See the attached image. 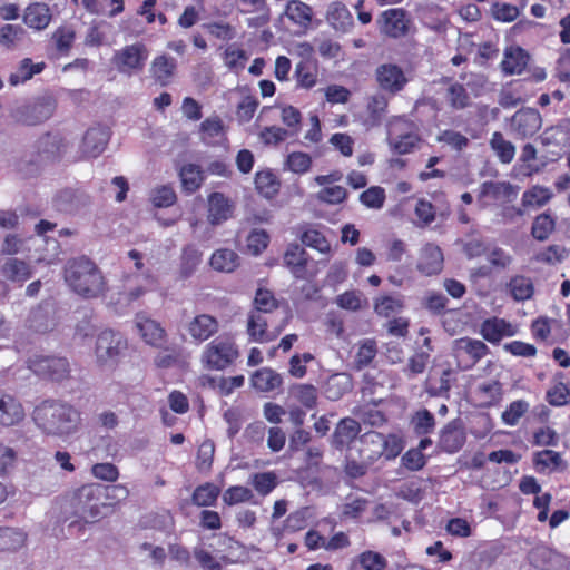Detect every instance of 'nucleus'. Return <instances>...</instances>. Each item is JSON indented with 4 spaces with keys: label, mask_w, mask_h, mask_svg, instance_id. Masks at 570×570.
<instances>
[{
    "label": "nucleus",
    "mask_w": 570,
    "mask_h": 570,
    "mask_svg": "<svg viewBox=\"0 0 570 570\" xmlns=\"http://www.w3.org/2000/svg\"><path fill=\"white\" fill-rule=\"evenodd\" d=\"M24 419V410L21 403L13 396L0 393V424L12 426Z\"/></svg>",
    "instance_id": "obj_20"
},
{
    "label": "nucleus",
    "mask_w": 570,
    "mask_h": 570,
    "mask_svg": "<svg viewBox=\"0 0 570 570\" xmlns=\"http://www.w3.org/2000/svg\"><path fill=\"white\" fill-rule=\"evenodd\" d=\"M292 394L305 407L313 409L317 403V390L312 384H296L292 389Z\"/></svg>",
    "instance_id": "obj_51"
},
{
    "label": "nucleus",
    "mask_w": 570,
    "mask_h": 570,
    "mask_svg": "<svg viewBox=\"0 0 570 570\" xmlns=\"http://www.w3.org/2000/svg\"><path fill=\"white\" fill-rule=\"evenodd\" d=\"M29 368L41 377L61 381L68 376L69 363L63 357L36 356L29 360Z\"/></svg>",
    "instance_id": "obj_7"
},
{
    "label": "nucleus",
    "mask_w": 570,
    "mask_h": 570,
    "mask_svg": "<svg viewBox=\"0 0 570 570\" xmlns=\"http://www.w3.org/2000/svg\"><path fill=\"white\" fill-rule=\"evenodd\" d=\"M202 262V253L193 245L183 249L179 275L181 278L190 277Z\"/></svg>",
    "instance_id": "obj_40"
},
{
    "label": "nucleus",
    "mask_w": 570,
    "mask_h": 570,
    "mask_svg": "<svg viewBox=\"0 0 570 570\" xmlns=\"http://www.w3.org/2000/svg\"><path fill=\"white\" fill-rule=\"evenodd\" d=\"M371 465V462L360 456V454L350 446L345 463V472L348 476L354 479L361 478L366 474Z\"/></svg>",
    "instance_id": "obj_44"
},
{
    "label": "nucleus",
    "mask_w": 570,
    "mask_h": 570,
    "mask_svg": "<svg viewBox=\"0 0 570 570\" xmlns=\"http://www.w3.org/2000/svg\"><path fill=\"white\" fill-rule=\"evenodd\" d=\"M560 559L559 553L543 544L533 547L528 553L529 563L539 570H556Z\"/></svg>",
    "instance_id": "obj_22"
},
{
    "label": "nucleus",
    "mask_w": 570,
    "mask_h": 570,
    "mask_svg": "<svg viewBox=\"0 0 570 570\" xmlns=\"http://www.w3.org/2000/svg\"><path fill=\"white\" fill-rule=\"evenodd\" d=\"M1 275L12 283H24L32 276L30 265L19 258H8L1 266Z\"/></svg>",
    "instance_id": "obj_28"
},
{
    "label": "nucleus",
    "mask_w": 570,
    "mask_h": 570,
    "mask_svg": "<svg viewBox=\"0 0 570 570\" xmlns=\"http://www.w3.org/2000/svg\"><path fill=\"white\" fill-rule=\"evenodd\" d=\"M443 267V254L441 249L432 244H428L423 247L417 268L425 275H435L442 271Z\"/></svg>",
    "instance_id": "obj_25"
},
{
    "label": "nucleus",
    "mask_w": 570,
    "mask_h": 570,
    "mask_svg": "<svg viewBox=\"0 0 570 570\" xmlns=\"http://www.w3.org/2000/svg\"><path fill=\"white\" fill-rule=\"evenodd\" d=\"M529 55L520 47H510L504 51L501 69L504 75H520L527 67Z\"/></svg>",
    "instance_id": "obj_26"
},
{
    "label": "nucleus",
    "mask_w": 570,
    "mask_h": 570,
    "mask_svg": "<svg viewBox=\"0 0 570 570\" xmlns=\"http://www.w3.org/2000/svg\"><path fill=\"white\" fill-rule=\"evenodd\" d=\"M301 240L305 246L312 247L320 253H328L331 249L330 243L325 236L316 229H306L303 232Z\"/></svg>",
    "instance_id": "obj_54"
},
{
    "label": "nucleus",
    "mask_w": 570,
    "mask_h": 570,
    "mask_svg": "<svg viewBox=\"0 0 570 570\" xmlns=\"http://www.w3.org/2000/svg\"><path fill=\"white\" fill-rule=\"evenodd\" d=\"M46 67L45 62L33 63L30 58H24L20 61L19 67L9 77V82L17 86L21 82L30 80L35 75L40 73Z\"/></svg>",
    "instance_id": "obj_37"
},
{
    "label": "nucleus",
    "mask_w": 570,
    "mask_h": 570,
    "mask_svg": "<svg viewBox=\"0 0 570 570\" xmlns=\"http://www.w3.org/2000/svg\"><path fill=\"white\" fill-rule=\"evenodd\" d=\"M465 443V433L459 421L449 422L440 432L439 446L448 452H458Z\"/></svg>",
    "instance_id": "obj_18"
},
{
    "label": "nucleus",
    "mask_w": 570,
    "mask_h": 570,
    "mask_svg": "<svg viewBox=\"0 0 570 570\" xmlns=\"http://www.w3.org/2000/svg\"><path fill=\"white\" fill-rule=\"evenodd\" d=\"M278 483V478L275 472L256 473L252 478V485L259 495L269 494Z\"/></svg>",
    "instance_id": "obj_49"
},
{
    "label": "nucleus",
    "mask_w": 570,
    "mask_h": 570,
    "mask_svg": "<svg viewBox=\"0 0 570 570\" xmlns=\"http://www.w3.org/2000/svg\"><path fill=\"white\" fill-rule=\"evenodd\" d=\"M22 18L29 28L40 31L48 27L52 16L48 4L35 2L24 9Z\"/></svg>",
    "instance_id": "obj_23"
},
{
    "label": "nucleus",
    "mask_w": 570,
    "mask_h": 570,
    "mask_svg": "<svg viewBox=\"0 0 570 570\" xmlns=\"http://www.w3.org/2000/svg\"><path fill=\"white\" fill-rule=\"evenodd\" d=\"M489 347L480 340L461 337L453 342V354L460 362L474 365L489 353Z\"/></svg>",
    "instance_id": "obj_10"
},
{
    "label": "nucleus",
    "mask_w": 570,
    "mask_h": 570,
    "mask_svg": "<svg viewBox=\"0 0 570 570\" xmlns=\"http://www.w3.org/2000/svg\"><path fill=\"white\" fill-rule=\"evenodd\" d=\"M383 434L371 431L364 433L351 448L372 464L383 456Z\"/></svg>",
    "instance_id": "obj_13"
},
{
    "label": "nucleus",
    "mask_w": 570,
    "mask_h": 570,
    "mask_svg": "<svg viewBox=\"0 0 570 570\" xmlns=\"http://www.w3.org/2000/svg\"><path fill=\"white\" fill-rule=\"evenodd\" d=\"M110 132L105 127H92L83 136L81 150L86 157L96 158L106 148Z\"/></svg>",
    "instance_id": "obj_15"
},
{
    "label": "nucleus",
    "mask_w": 570,
    "mask_h": 570,
    "mask_svg": "<svg viewBox=\"0 0 570 570\" xmlns=\"http://www.w3.org/2000/svg\"><path fill=\"white\" fill-rule=\"evenodd\" d=\"M308 262V254L298 244H291L285 254L284 263L296 278H304Z\"/></svg>",
    "instance_id": "obj_27"
},
{
    "label": "nucleus",
    "mask_w": 570,
    "mask_h": 570,
    "mask_svg": "<svg viewBox=\"0 0 570 570\" xmlns=\"http://www.w3.org/2000/svg\"><path fill=\"white\" fill-rule=\"evenodd\" d=\"M524 7L525 0L522 1L520 7L507 2H495L491 7V13L498 21L512 22L519 17Z\"/></svg>",
    "instance_id": "obj_46"
},
{
    "label": "nucleus",
    "mask_w": 570,
    "mask_h": 570,
    "mask_svg": "<svg viewBox=\"0 0 570 570\" xmlns=\"http://www.w3.org/2000/svg\"><path fill=\"white\" fill-rule=\"evenodd\" d=\"M32 419L46 435L66 438L77 431L80 413L68 403L46 400L35 407Z\"/></svg>",
    "instance_id": "obj_1"
},
{
    "label": "nucleus",
    "mask_w": 570,
    "mask_h": 570,
    "mask_svg": "<svg viewBox=\"0 0 570 570\" xmlns=\"http://www.w3.org/2000/svg\"><path fill=\"white\" fill-rule=\"evenodd\" d=\"M381 32L392 38H400L407 32L406 11L401 8L389 9L377 19Z\"/></svg>",
    "instance_id": "obj_11"
},
{
    "label": "nucleus",
    "mask_w": 570,
    "mask_h": 570,
    "mask_svg": "<svg viewBox=\"0 0 570 570\" xmlns=\"http://www.w3.org/2000/svg\"><path fill=\"white\" fill-rule=\"evenodd\" d=\"M265 313L252 312L248 317L247 332L249 336L257 342H271L278 336L282 332V327L274 332L267 330V320L264 316Z\"/></svg>",
    "instance_id": "obj_24"
},
{
    "label": "nucleus",
    "mask_w": 570,
    "mask_h": 570,
    "mask_svg": "<svg viewBox=\"0 0 570 570\" xmlns=\"http://www.w3.org/2000/svg\"><path fill=\"white\" fill-rule=\"evenodd\" d=\"M352 390V381L350 375L345 373H336L328 377L325 385L327 399L336 401Z\"/></svg>",
    "instance_id": "obj_35"
},
{
    "label": "nucleus",
    "mask_w": 570,
    "mask_h": 570,
    "mask_svg": "<svg viewBox=\"0 0 570 570\" xmlns=\"http://www.w3.org/2000/svg\"><path fill=\"white\" fill-rule=\"evenodd\" d=\"M286 166L295 174H305L312 166V158L306 153L294 151L287 156Z\"/></svg>",
    "instance_id": "obj_59"
},
{
    "label": "nucleus",
    "mask_w": 570,
    "mask_h": 570,
    "mask_svg": "<svg viewBox=\"0 0 570 570\" xmlns=\"http://www.w3.org/2000/svg\"><path fill=\"white\" fill-rule=\"evenodd\" d=\"M63 277L68 286L83 298H98L107 292V281L98 265L87 256L67 261Z\"/></svg>",
    "instance_id": "obj_2"
},
{
    "label": "nucleus",
    "mask_w": 570,
    "mask_h": 570,
    "mask_svg": "<svg viewBox=\"0 0 570 570\" xmlns=\"http://www.w3.org/2000/svg\"><path fill=\"white\" fill-rule=\"evenodd\" d=\"M541 126V115L533 108H522L511 118V129L521 138L532 137L540 130Z\"/></svg>",
    "instance_id": "obj_9"
},
{
    "label": "nucleus",
    "mask_w": 570,
    "mask_h": 570,
    "mask_svg": "<svg viewBox=\"0 0 570 570\" xmlns=\"http://www.w3.org/2000/svg\"><path fill=\"white\" fill-rule=\"evenodd\" d=\"M209 264L215 271L232 273L239 265V257L234 250L222 248L212 255Z\"/></svg>",
    "instance_id": "obj_36"
},
{
    "label": "nucleus",
    "mask_w": 570,
    "mask_h": 570,
    "mask_svg": "<svg viewBox=\"0 0 570 570\" xmlns=\"http://www.w3.org/2000/svg\"><path fill=\"white\" fill-rule=\"evenodd\" d=\"M510 294L515 301H527L533 295L534 287L531 278L523 275L512 277L508 284Z\"/></svg>",
    "instance_id": "obj_42"
},
{
    "label": "nucleus",
    "mask_w": 570,
    "mask_h": 570,
    "mask_svg": "<svg viewBox=\"0 0 570 570\" xmlns=\"http://www.w3.org/2000/svg\"><path fill=\"white\" fill-rule=\"evenodd\" d=\"M177 199L176 193L171 186L164 185L156 187L150 193V200L155 207H169Z\"/></svg>",
    "instance_id": "obj_52"
},
{
    "label": "nucleus",
    "mask_w": 570,
    "mask_h": 570,
    "mask_svg": "<svg viewBox=\"0 0 570 570\" xmlns=\"http://www.w3.org/2000/svg\"><path fill=\"white\" fill-rule=\"evenodd\" d=\"M551 197L552 193L549 188L533 186L523 193L521 204L524 209L539 208L544 206Z\"/></svg>",
    "instance_id": "obj_41"
},
{
    "label": "nucleus",
    "mask_w": 570,
    "mask_h": 570,
    "mask_svg": "<svg viewBox=\"0 0 570 570\" xmlns=\"http://www.w3.org/2000/svg\"><path fill=\"white\" fill-rule=\"evenodd\" d=\"M27 541V533L19 529L0 527V551H16Z\"/></svg>",
    "instance_id": "obj_38"
},
{
    "label": "nucleus",
    "mask_w": 570,
    "mask_h": 570,
    "mask_svg": "<svg viewBox=\"0 0 570 570\" xmlns=\"http://www.w3.org/2000/svg\"><path fill=\"white\" fill-rule=\"evenodd\" d=\"M295 77L297 85L304 89L313 88L317 82L318 69L317 66L309 60L301 61L295 68Z\"/></svg>",
    "instance_id": "obj_39"
},
{
    "label": "nucleus",
    "mask_w": 570,
    "mask_h": 570,
    "mask_svg": "<svg viewBox=\"0 0 570 570\" xmlns=\"http://www.w3.org/2000/svg\"><path fill=\"white\" fill-rule=\"evenodd\" d=\"M255 185L258 191L265 196L277 193L279 184L271 171H258L255 176Z\"/></svg>",
    "instance_id": "obj_57"
},
{
    "label": "nucleus",
    "mask_w": 570,
    "mask_h": 570,
    "mask_svg": "<svg viewBox=\"0 0 570 570\" xmlns=\"http://www.w3.org/2000/svg\"><path fill=\"white\" fill-rule=\"evenodd\" d=\"M326 20L336 31L341 32L348 31L353 26V17L347 7L342 2H333L330 4Z\"/></svg>",
    "instance_id": "obj_30"
},
{
    "label": "nucleus",
    "mask_w": 570,
    "mask_h": 570,
    "mask_svg": "<svg viewBox=\"0 0 570 570\" xmlns=\"http://www.w3.org/2000/svg\"><path fill=\"white\" fill-rule=\"evenodd\" d=\"M382 443L383 456L386 460L395 459L404 449V441L397 434H383Z\"/></svg>",
    "instance_id": "obj_64"
},
{
    "label": "nucleus",
    "mask_w": 570,
    "mask_h": 570,
    "mask_svg": "<svg viewBox=\"0 0 570 570\" xmlns=\"http://www.w3.org/2000/svg\"><path fill=\"white\" fill-rule=\"evenodd\" d=\"M554 229V222L548 214L539 215L531 228L532 236L538 240H544Z\"/></svg>",
    "instance_id": "obj_58"
},
{
    "label": "nucleus",
    "mask_w": 570,
    "mask_h": 570,
    "mask_svg": "<svg viewBox=\"0 0 570 570\" xmlns=\"http://www.w3.org/2000/svg\"><path fill=\"white\" fill-rule=\"evenodd\" d=\"M375 80L379 87L391 95H396L409 82L403 69L395 63H383L375 69Z\"/></svg>",
    "instance_id": "obj_8"
},
{
    "label": "nucleus",
    "mask_w": 570,
    "mask_h": 570,
    "mask_svg": "<svg viewBox=\"0 0 570 570\" xmlns=\"http://www.w3.org/2000/svg\"><path fill=\"white\" fill-rule=\"evenodd\" d=\"M126 348L121 335L111 330L102 331L96 341V363L104 370H112L118 364L121 352Z\"/></svg>",
    "instance_id": "obj_3"
},
{
    "label": "nucleus",
    "mask_w": 570,
    "mask_h": 570,
    "mask_svg": "<svg viewBox=\"0 0 570 570\" xmlns=\"http://www.w3.org/2000/svg\"><path fill=\"white\" fill-rule=\"evenodd\" d=\"M26 30L19 24H4L0 29V46L13 49L26 36Z\"/></svg>",
    "instance_id": "obj_47"
},
{
    "label": "nucleus",
    "mask_w": 570,
    "mask_h": 570,
    "mask_svg": "<svg viewBox=\"0 0 570 570\" xmlns=\"http://www.w3.org/2000/svg\"><path fill=\"white\" fill-rule=\"evenodd\" d=\"M80 494L86 499H124L128 495V491L126 488L121 485L90 484L82 487V489L80 490Z\"/></svg>",
    "instance_id": "obj_33"
},
{
    "label": "nucleus",
    "mask_w": 570,
    "mask_h": 570,
    "mask_svg": "<svg viewBox=\"0 0 570 570\" xmlns=\"http://www.w3.org/2000/svg\"><path fill=\"white\" fill-rule=\"evenodd\" d=\"M487 259L493 268L499 271L507 269L513 261L510 254L498 246H493L491 249L488 248Z\"/></svg>",
    "instance_id": "obj_63"
},
{
    "label": "nucleus",
    "mask_w": 570,
    "mask_h": 570,
    "mask_svg": "<svg viewBox=\"0 0 570 570\" xmlns=\"http://www.w3.org/2000/svg\"><path fill=\"white\" fill-rule=\"evenodd\" d=\"M389 101L383 95H374L367 102V111L374 125L380 124L387 109Z\"/></svg>",
    "instance_id": "obj_62"
},
{
    "label": "nucleus",
    "mask_w": 570,
    "mask_h": 570,
    "mask_svg": "<svg viewBox=\"0 0 570 570\" xmlns=\"http://www.w3.org/2000/svg\"><path fill=\"white\" fill-rule=\"evenodd\" d=\"M136 327L147 344L160 347L165 343L166 332L161 325L144 314L136 316Z\"/></svg>",
    "instance_id": "obj_19"
},
{
    "label": "nucleus",
    "mask_w": 570,
    "mask_h": 570,
    "mask_svg": "<svg viewBox=\"0 0 570 570\" xmlns=\"http://www.w3.org/2000/svg\"><path fill=\"white\" fill-rule=\"evenodd\" d=\"M218 321L209 314L196 315L188 324L187 332L197 342H205L218 332Z\"/></svg>",
    "instance_id": "obj_16"
},
{
    "label": "nucleus",
    "mask_w": 570,
    "mask_h": 570,
    "mask_svg": "<svg viewBox=\"0 0 570 570\" xmlns=\"http://www.w3.org/2000/svg\"><path fill=\"white\" fill-rule=\"evenodd\" d=\"M361 432L360 423L352 419H342L334 430L332 435V445L336 449H343L344 446H351L356 442V438Z\"/></svg>",
    "instance_id": "obj_17"
},
{
    "label": "nucleus",
    "mask_w": 570,
    "mask_h": 570,
    "mask_svg": "<svg viewBox=\"0 0 570 570\" xmlns=\"http://www.w3.org/2000/svg\"><path fill=\"white\" fill-rule=\"evenodd\" d=\"M482 194L495 199H511L517 196V188L508 181H485L482 185Z\"/></svg>",
    "instance_id": "obj_45"
},
{
    "label": "nucleus",
    "mask_w": 570,
    "mask_h": 570,
    "mask_svg": "<svg viewBox=\"0 0 570 570\" xmlns=\"http://www.w3.org/2000/svg\"><path fill=\"white\" fill-rule=\"evenodd\" d=\"M419 141L420 137L417 136L416 131H406L405 136L389 141V144L394 153L399 155H405L411 153Z\"/></svg>",
    "instance_id": "obj_61"
},
{
    "label": "nucleus",
    "mask_w": 570,
    "mask_h": 570,
    "mask_svg": "<svg viewBox=\"0 0 570 570\" xmlns=\"http://www.w3.org/2000/svg\"><path fill=\"white\" fill-rule=\"evenodd\" d=\"M56 108L55 100L51 97H40L33 102L17 107L12 117L19 124L35 126L49 119Z\"/></svg>",
    "instance_id": "obj_6"
},
{
    "label": "nucleus",
    "mask_w": 570,
    "mask_h": 570,
    "mask_svg": "<svg viewBox=\"0 0 570 570\" xmlns=\"http://www.w3.org/2000/svg\"><path fill=\"white\" fill-rule=\"evenodd\" d=\"M533 464L538 472H552L564 469L560 453L552 450H542L533 455Z\"/></svg>",
    "instance_id": "obj_34"
},
{
    "label": "nucleus",
    "mask_w": 570,
    "mask_h": 570,
    "mask_svg": "<svg viewBox=\"0 0 570 570\" xmlns=\"http://www.w3.org/2000/svg\"><path fill=\"white\" fill-rule=\"evenodd\" d=\"M448 100L453 109H464L470 105V96L461 83H453L448 88Z\"/></svg>",
    "instance_id": "obj_53"
},
{
    "label": "nucleus",
    "mask_w": 570,
    "mask_h": 570,
    "mask_svg": "<svg viewBox=\"0 0 570 570\" xmlns=\"http://www.w3.org/2000/svg\"><path fill=\"white\" fill-rule=\"evenodd\" d=\"M148 56L147 47L142 42H136L116 51L112 63L120 73L131 76L144 69Z\"/></svg>",
    "instance_id": "obj_5"
},
{
    "label": "nucleus",
    "mask_w": 570,
    "mask_h": 570,
    "mask_svg": "<svg viewBox=\"0 0 570 570\" xmlns=\"http://www.w3.org/2000/svg\"><path fill=\"white\" fill-rule=\"evenodd\" d=\"M490 146L501 163L510 164L513 160L515 155V147L511 141L504 139L501 132L495 131L492 135Z\"/></svg>",
    "instance_id": "obj_43"
},
{
    "label": "nucleus",
    "mask_w": 570,
    "mask_h": 570,
    "mask_svg": "<svg viewBox=\"0 0 570 570\" xmlns=\"http://www.w3.org/2000/svg\"><path fill=\"white\" fill-rule=\"evenodd\" d=\"M183 190L193 194L200 188L205 180V171L199 165L186 164L179 169Z\"/></svg>",
    "instance_id": "obj_31"
},
{
    "label": "nucleus",
    "mask_w": 570,
    "mask_h": 570,
    "mask_svg": "<svg viewBox=\"0 0 570 570\" xmlns=\"http://www.w3.org/2000/svg\"><path fill=\"white\" fill-rule=\"evenodd\" d=\"M518 330L504 318L491 317L482 322L480 333L491 344H499L504 337H511Z\"/></svg>",
    "instance_id": "obj_12"
},
{
    "label": "nucleus",
    "mask_w": 570,
    "mask_h": 570,
    "mask_svg": "<svg viewBox=\"0 0 570 570\" xmlns=\"http://www.w3.org/2000/svg\"><path fill=\"white\" fill-rule=\"evenodd\" d=\"M234 205L222 193L215 191L208 196L207 219L212 225H219L233 216Z\"/></svg>",
    "instance_id": "obj_14"
},
{
    "label": "nucleus",
    "mask_w": 570,
    "mask_h": 570,
    "mask_svg": "<svg viewBox=\"0 0 570 570\" xmlns=\"http://www.w3.org/2000/svg\"><path fill=\"white\" fill-rule=\"evenodd\" d=\"M411 424L417 435L431 433L435 428L434 415L426 409H422L412 416Z\"/></svg>",
    "instance_id": "obj_48"
},
{
    "label": "nucleus",
    "mask_w": 570,
    "mask_h": 570,
    "mask_svg": "<svg viewBox=\"0 0 570 570\" xmlns=\"http://www.w3.org/2000/svg\"><path fill=\"white\" fill-rule=\"evenodd\" d=\"M403 307L402 301L393 296H382L375 301V312L384 317H389L392 314L400 312Z\"/></svg>",
    "instance_id": "obj_60"
},
{
    "label": "nucleus",
    "mask_w": 570,
    "mask_h": 570,
    "mask_svg": "<svg viewBox=\"0 0 570 570\" xmlns=\"http://www.w3.org/2000/svg\"><path fill=\"white\" fill-rule=\"evenodd\" d=\"M357 563L363 570H385L387 560L376 551L366 550L358 554Z\"/></svg>",
    "instance_id": "obj_50"
},
{
    "label": "nucleus",
    "mask_w": 570,
    "mask_h": 570,
    "mask_svg": "<svg viewBox=\"0 0 570 570\" xmlns=\"http://www.w3.org/2000/svg\"><path fill=\"white\" fill-rule=\"evenodd\" d=\"M313 9L303 1L289 0L285 8V16L301 28H308L313 19Z\"/></svg>",
    "instance_id": "obj_32"
},
{
    "label": "nucleus",
    "mask_w": 570,
    "mask_h": 570,
    "mask_svg": "<svg viewBox=\"0 0 570 570\" xmlns=\"http://www.w3.org/2000/svg\"><path fill=\"white\" fill-rule=\"evenodd\" d=\"M360 202L372 209H381L385 202V190L380 186H372L360 195Z\"/></svg>",
    "instance_id": "obj_56"
},
{
    "label": "nucleus",
    "mask_w": 570,
    "mask_h": 570,
    "mask_svg": "<svg viewBox=\"0 0 570 570\" xmlns=\"http://www.w3.org/2000/svg\"><path fill=\"white\" fill-rule=\"evenodd\" d=\"M177 68L175 58L167 55L157 56L150 63V75L154 80L165 87L170 83Z\"/></svg>",
    "instance_id": "obj_21"
},
{
    "label": "nucleus",
    "mask_w": 570,
    "mask_h": 570,
    "mask_svg": "<svg viewBox=\"0 0 570 570\" xmlns=\"http://www.w3.org/2000/svg\"><path fill=\"white\" fill-rule=\"evenodd\" d=\"M530 405L527 401L518 400L505 409L502 413V421L510 426L515 425L519 420L528 412Z\"/></svg>",
    "instance_id": "obj_55"
},
{
    "label": "nucleus",
    "mask_w": 570,
    "mask_h": 570,
    "mask_svg": "<svg viewBox=\"0 0 570 570\" xmlns=\"http://www.w3.org/2000/svg\"><path fill=\"white\" fill-rule=\"evenodd\" d=\"M238 357V350L227 337L213 340L202 355V362L210 370H224Z\"/></svg>",
    "instance_id": "obj_4"
},
{
    "label": "nucleus",
    "mask_w": 570,
    "mask_h": 570,
    "mask_svg": "<svg viewBox=\"0 0 570 570\" xmlns=\"http://www.w3.org/2000/svg\"><path fill=\"white\" fill-rule=\"evenodd\" d=\"M254 389L261 392H273L281 389L283 377L281 374L269 367L257 370L250 379Z\"/></svg>",
    "instance_id": "obj_29"
}]
</instances>
